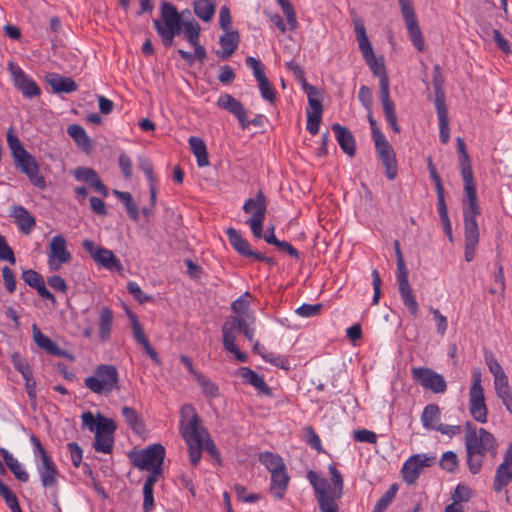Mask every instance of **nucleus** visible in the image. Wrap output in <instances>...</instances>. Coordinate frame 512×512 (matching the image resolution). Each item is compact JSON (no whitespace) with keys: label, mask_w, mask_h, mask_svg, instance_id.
Wrapping results in <instances>:
<instances>
[{"label":"nucleus","mask_w":512,"mask_h":512,"mask_svg":"<svg viewBox=\"0 0 512 512\" xmlns=\"http://www.w3.org/2000/svg\"><path fill=\"white\" fill-rule=\"evenodd\" d=\"M352 21L356 40L363 58L373 75L379 78V99L383 107L385 119L395 133H400L401 128L398 125L395 105L390 98V83L385 65L376 59L363 19L357 14H353Z\"/></svg>","instance_id":"nucleus-1"},{"label":"nucleus","mask_w":512,"mask_h":512,"mask_svg":"<svg viewBox=\"0 0 512 512\" xmlns=\"http://www.w3.org/2000/svg\"><path fill=\"white\" fill-rule=\"evenodd\" d=\"M331 483L314 471L307 473V479L314 489L321 512H339L337 501L343 495V477L335 464L328 467Z\"/></svg>","instance_id":"nucleus-2"},{"label":"nucleus","mask_w":512,"mask_h":512,"mask_svg":"<svg viewBox=\"0 0 512 512\" xmlns=\"http://www.w3.org/2000/svg\"><path fill=\"white\" fill-rule=\"evenodd\" d=\"M465 428L468 468L472 474H477L482 468L484 455L486 453H490L492 456L496 455L498 443L492 433L484 428L477 430L476 426L469 421L466 422Z\"/></svg>","instance_id":"nucleus-3"},{"label":"nucleus","mask_w":512,"mask_h":512,"mask_svg":"<svg viewBox=\"0 0 512 512\" xmlns=\"http://www.w3.org/2000/svg\"><path fill=\"white\" fill-rule=\"evenodd\" d=\"M180 434L189 450L191 465L197 466L201 460L202 446L200 418L191 404H184L180 409Z\"/></svg>","instance_id":"nucleus-4"},{"label":"nucleus","mask_w":512,"mask_h":512,"mask_svg":"<svg viewBox=\"0 0 512 512\" xmlns=\"http://www.w3.org/2000/svg\"><path fill=\"white\" fill-rule=\"evenodd\" d=\"M154 27L165 47L174 44V38L183 30V19L175 5L169 2H162L160 17L154 20Z\"/></svg>","instance_id":"nucleus-5"},{"label":"nucleus","mask_w":512,"mask_h":512,"mask_svg":"<svg viewBox=\"0 0 512 512\" xmlns=\"http://www.w3.org/2000/svg\"><path fill=\"white\" fill-rule=\"evenodd\" d=\"M84 385L95 394L107 396L120 389L119 372L112 364H100L84 379Z\"/></svg>","instance_id":"nucleus-6"},{"label":"nucleus","mask_w":512,"mask_h":512,"mask_svg":"<svg viewBox=\"0 0 512 512\" xmlns=\"http://www.w3.org/2000/svg\"><path fill=\"white\" fill-rule=\"evenodd\" d=\"M33 446V454L36 460V468L44 488L56 487L59 471L52 457L48 454L41 441L34 434L30 435Z\"/></svg>","instance_id":"nucleus-7"},{"label":"nucleus","mask_w":512,"mask_h":512,"mask_svg":"<svg viewBox=\"0 0 512 512\" xmlns=\"http://www.w3.org/2000/svg\"><path fill=\"white\" fill-rule=\"evenodd\" d=\"M468 396V408L471 417L478 423H486L488 409L485 402L482 373L480 369H474L472 371V383L469 388Z\"/></svg>","instance_id":"nucleus-8"},{"label":"nucleus","mask_w":512,"mask_h":512,"mask_svg":"<svg viewBox=\"0 0 512 512\" xmlns=\"http://www.w3.org/2000/svg\"><path fill=\"white\" fill-rule=\"evenodd\" d=\"M243 211L251 214V218L246 221L251 228L252 234L256 238H262V229L267 211L266 197L262 191H258L255 198H248L244 205Z\"/></svg>","instance_id":"nucleus-9"},{"label":"nucleus","mask_w":512,"mask_h":512,"mask_svg":"<svg viewBox=\"0 0 512 512\" xmlns=\"http://www.w3.org/2000/svg\"><path fill=\"white\" fill-rule=\"evenodd\" d=\"M460 172L464 182L463 214H480L481 209L478 204L476 183L474 180L471 160L459 161Z\"/></svg>","instance_id":"nucleus-10"},{"label":"nucleus","mask_w":512,"mask_h":512,"mask_svg":"<svg viewBox=\"0 0 512 512\" xmlns=\"http://www.w3.org/2000/svg\"><path fill=\"white\" fill-rule=\"evenodd\" d=\"M411 374L415 382L424 389L436 394H443L447 390V383L444 377L427 367H413Z\"/></svg>","instance_id":"nucleus-11"},{"label":"nucleus","mask_w":512,"mask_h":512,"mask_svg":"<svg viewBox=\"0 0 512 512\" xmlns=\"http://www.w3.org/2000/svg\"><path fill=\"white\" fill-rule=\"evenodd\" d=\"M165 457V448L161 444H152L136 453L133 464L140 470L161 469Z\"/></svg>","instance_id":"nucleus-12"},{"label":"nucleus","mask_w":512,"mask_h":512,"mask_svg":"<svg viewBox=\"0 0 512 512\" xmlns=\"http://www.w3.org/2000/svg\"><path fill=\"white\" fill-rule=\"evenodd\" d=\"M72 255L67 249V242L63 235L52 237L49 243L47 264L51 271H58L64 264L71 261Z\"/></svg>","instance_id":"nucleus-13"},{"label":"nucleus","mask_w":512,"mask_h":512,"mask_svg":"<svg viewBox=\"0 0 512 512\" xmlns=\"http://www.w3.org/2000/svg\"><path fill=\"white\" fill-rule=\"evenodd\" d=\"M16 168L27 176L32 185L39 189L46 187L45 178L40 173L36 158L28 151L13 158Z\"/></svg>","instance_id":"nucleus-14"},{"label":"nucleus","mask_w":512,"mask_h":512,"mask_svg":"<svg viewBox=\"0 0 512 512\" xmlns=\"http://www.w3.org/2000/svg\"><path fill=\"white\" fill-rule=\"evenodd\" d=\"M7 69L12 76L15 88H17L25 98L31 99L33 97H38L41 94V90L37 83L17 64L9 62Z\"/></svg>","instance_id":"nucleus-15"},{"label":"nucleus","mask_w":512,"mask_h":512,"mask_svg":"<svg viewBox=\"0 0 512 512\" xmlns=\"http://www.w3.org/2000/svg\"><path fill=\"white\" fill-rule=\"evenodd\" d=\"M408 269L406 268L405 262H401L397 265V282L398 290L403 304L407 307L412 316L416 317L419 312V306L417 300L412 292L411 286L408 280Z\"/></svg>","instance_id":"nucleus-16"},{"label":"nucleus","mask_w":512,"mask_h":512,"mask_svg":"<svg viewBox=\"0 0 512 512\" xmlns=\"http://www.w3.org/2000/svg\"><path fill=\"white\" fill-rule=\"evenodd\" d=\"M83 247L93 260L104 268L111 271L123 269L120 259L111 250L98 246L93 241L87 239L83 241Z\"/></svg>","instance_id":"nucleus-17"},{"label":"nucleus","mask_w":512,"mask_h":512,"mask_svg":"<svg viewBox=\"0 0 512 512\" xmlns=\"http://www.w3.org/2000/svg\"><path fill=\"white\" fill-rule=\"evenodd\" d=\"M479 214H463L465 251L464 257L467 262H471L475 257L476 248L479 243V228L476 217Z\"/></svg>","instance_id":"nucleus-18"},{"label":"nucleus","mask_w":512,"mask_h":512,"mask_svg":"<svg viewBox=\"0 0 512 512\" xmlns=\"http://www.w3.org/2000/svg\"><path fill=\"white\" fill-rule=\"evenodd\" d=\"M226 235L230 245L242 256L251 257L257 261L265 262L270 265L275 264L272 257H267L262 253L255 252L251 249L249 242L241 235L236 229L229 227L226 230Z\"/></svg>","instance_id":"nucleus-19"},{"label":"nucleus","mask_w":512,"mask_h":512,"mask_svg":"<svg viewBox=\"0 0 512 512\" xmlns=\"http://www.w3.org/2000/svg\"><path fill=\"white\" fill-rule=\"evenodd\" d=\"M435 459V456H427L424 454H416L409 457L402 467L403 480L409 485L414 484L419 478L422 469L430 467Z\"/></svg>","instance_id":"nucleus-20"},{"label":"nucleus","mask_w":512,"mask_h":512,"mask_svg":"<svg viewBox=\"0 0 512 512\" xmlns=\"http://www.w3.org/2000/svg\"><path fill=\"white\" fill-rule=\"evenodd\" d=\"M378 157L385 168V175L389 180L397 177V160L394 149L387 139L374 143Z\"/></svg>","instance_id":"nucleus-21"},{"label":"nucleus","mask_w":512,"mask_h":512,"mask_svg":"<svg viewBox=\"0 0 512 512\" xmlns=\"http://www.w3.org/2000/svg\"><path fill=\"white\" fill-rule=\"evenodd\" d=\"M512 481V441L504 453L503 461L498 465L493 480L495 492H501Z\"/></svg>","instance_id":"nucleus-22"},{"label":"nucleus","mask_w":512,"mask_h":512,"mask_svg":"<svg viewBox=\"0 0 512 512\" xmlns=\"http://www.w3.org/2000/svg\"><path fill=\"white\" fill-rule=\"evenodd\" d=\"M217 106L237 118L243 129L249 127L248 111L244 105L230 94H222L217 100Z\"/></svg>","instance_id":"nucleus-23"},{"label":"nucleus","mask_w":512,"mask_h":512,"mask_svg":"<svg viewBox=\"0 0 512 512\" xmlns=\"http://www.w3.org/2000/svg\"><path fill=\"white\" fill-rule=\"evenodd\" d=\"M128 317L131 323L133 338L135 342L139 345H141L144 349V351L148 354V356L156 363L160 364L161 359L158 355V353L155 351V349L151 346L149 343V340L145 334V331L141 325V323L138 320V317L133 312H128Z\"/></svg>","instance_id":"nucleus-24"},{"label":"nucleus","mask_w":512,"mask_h":512,"mask_svg":"<svg viewBox=\"0 0 512 512\" xmlns=\"http://www.w3.org/2000/svg\"><path fill=\"white\" fill-rule=\"evenodd\" d=\"M238 333L239 331L236 329V326H234V324H232L229 320H226L223 323L222 335L224 349L232 353L240 363H245L248 359L246 353L240 351L235 344Z\"/></svg>","instance_id":"nucleus-25"},{"label":"nucleus","mask_w":512,"mask_h":512,"mask_svg":"<svg viewBox=\"0 0 512 512\" xmlns=\"http://www.w3.org/2000/svg\"><path fill=\"white\" fill-rule=\"evenodd\" d=\"M73 176L77 181L85 182L91 188L95 189L103 197H108V189L100 179L97 172L90 167H77L73 171Z\"/></svg>","instance_id":"nucleus-26"},{"label":"nucleus","mask_w":512,"mask_h":512,"mask_svg":"<svg viewBox=\"0 0 512 512\" xmlns=\"http://www.w3.org/2000/svg\"><path fill=\"white\" fill-rule=\"evenodd\" d=\"M22 279L27 285L35 289L41 298L49 300L53 304L56 302L55 296L47 289L44 278L40 273L28 269L23 271Z\"/></svg>","instance_id":"nucleus-27"},{"label":"nucleus","mask_w":512,"mask_h":512,"mask_svg":"<svg viewBox=\"0 0 512 512\" xmlns=\"http://www.w3.org/2000/svg\"><path fill=\"white\" fill-rule=\"evenodd\" d=\"M331 128L342 151L353 157L356 153V143L351 131L338 123L333 124Z\"/></svg>","instance_id":"nucleus-28"},{"label":"nucleus","mask_w":512,"mask_h":512,"mask_svg":"<svg viewBox=\"0 0 512 512\" xmlns=\"http://www.w3.org/2000/svg\"><path fill=\"white\" fill-rule=\"evenodd\" d=\"M46 81L55 93H72L78 89L77 83L71 78L58 73H49Z\"/></svg>","instance_id":"nucleus-29"},{"label":"nucleus","mask_w":512,"mask_h":512,"mask_svg":"<svg viewBox=\"0 0 512 512\" xmlns=\"http://www.w3.org/2000/svg\"><path fill=\"white\" fill-rule=\"evenodd\" d=\"M32 336L36 345L53 356H65V352L52 341L48 336L44 335L36 324L32 325Z\"/></svg>","instance_id":"nucleus-30"},{"label":"nucleus","mask_w":512,"mask_h":512,"mask_svg":"<svg viewBox=\"0 0 512 512\" xmlns=\"http://www.w3.org/2000/svg\"><path fill=\"white\" fill-rule=\"evenodd\" d=\"M290 477L286 466L271 474L270 492L278 500L282 499L288 488Z\"/></svg>","instance_id":"nucleus-31"},{"label":"nucleus","mask_w":512,"mask_h":512,"mask_svg":"<svg viewBox=\"0 0 512 512\" xmlns=\"http://www.w3.org/2000/svg\"><path fill=\"white\" fill-rule=\"evenodd\" d=\"M11 216L14 218L19 230L24 234H29L35 227L36 221L31 213L23 206H15Z\"/></svg>","instance_id":"nucleus-32"},{"label":"nucleus","mask_w":512,"mask_h":512,"mask_svg":"<svg viewBox=\"0 0 512 512\" xmlns=\"http://www.w3.org/2000/svg\"><path fill=\"white\" fill-rule=\"evenodd\" d=\"M403 20L405 22L406 28L408 30V34L412 44L418 51H423L425 47L424 38L420 27L418 25V21L416 18V14H409L403 16Z\"/></svg>","instance_id":"nucleus-33"},{"label":"nucleus","mask_w":512,"mask_h":512,"mask_svg":"<svg viewBox=\"0 0 512 512\" xmlns=\"http://www.w3.org/2000/svg\"><path fill=\"white\" fill-rule=\"evenodd\" d=\"M239 376L256 390L265 395H271V389L264 381V378L249 367H241L238 370Z\"/></svg>","instance_id":"nucleus-34"},{"label":"nucleus","mask_w":512,"mask_h":512,"mask_svg":"<svg viewBox=\"0 0 512 512\" xmlns=\"http://www.w3.org/2000/svg\"><path fill=\"white\" fill-rule=\"evenodd\" d=\"M0 454L13 475L21 482L25 483L29 480V474L24 466L5 448L0 449Z\"/></svg>","instance_id":"nucleus-35"},{"label":"nucleus","mask_w":512,"mask_h":512,"mask_svg":"<svg viewBox=\"0 0 512 512\" xmlns=\"http://www.w3.org/2000/svg\"><path fill=\"white\" fill-rule=\"evenodd\" d=\"M221 51L217 52V55L221 59L229 58L238 48L239 45V34L237 31H228L225 35L220 37L219 40Z\"/></svg>","instance_id":"nucleus-36"},{"label":"nucleus","mask_w":512,"mask_h":512,"mask_svg":"<svg viewBox=\"0 0 512 512\" xmlns=\"http://www.w3.org/2000/svg\"><path fill=\"white\" fill-rule=\"evenodd\" d=\"M441 411L438 405L428 404L424 407L421 414V422L425 429L435 430L440 424Z\"/></svg>","instance_id":"nucleus-37"},{"label":"nucleus","mask_w":512,"mask_h":512,"mask_svg":"<svg viewBox=\"0 0 512 512\" xmlns=\"http://www.w3.org/2000/svg\"><path fill=\"white\" fill-rule=\"evenodd\" d=\"M432 83H433L434 95H435V108L446 107L445 92L443 89L444 78L442 75L441 67L438 64L434 65V67H433Z\"/></svg>","instance_id":"nucleus-38"},{"label":"nucleus","mask_w":512,"mask_h":512,"mask_svg":"<svg viewBox=\"0 0 512 512\" xmlns=\"http://www.w3.org/2000/svg\"><path fill=\"white\" fill-rule=\"evenodd\" d=\"M112 324L113 312L109 307L103 306L100 310L98 322L99 338L101 341L109 340L112 331Z\"/></svg>","instance_id":"nucleus-39"},{"label":"nucleus","mask_w":512,"mask_h":512,"mask_svg":"<svg viewBox=\"0 0 512 512\" xmlns=\"http://www.w3.org/2000/svg\"><path fill=\"white\" fill-rule=\"evenodd\" d=\"M188 143L192 153L196 157L197 165L199 167L208 166L209 159L205 142L199 137L191 136L188 139Z\"/></svg>","instance_id":"nucleus-40"},{"label":"nucleus","mask_w":512,"mask_h":512,"mask_svg":"<svg viewBox=\"0 0 512 512\" xmlns=\"http://www.w3.org/2000/svg\"><path fill=\"white\" fill-rule=\"evenodd\" d=\"M303 90L308 98L309 109L307 113L322 114L323 106L318 88L304 81Z\"/></svg>","instance_id":"nucleus-41"},{"label":"nucleus","mask_w":512,"mask_h":512,"mask_svg":"<svg viewBox=\"0 0 512 512\" xmlns=\"http://www.w3.org/2000/svg\"><path fill=\"white\" fill-rule=\"evenodd\" d=\"M67 133L82 150L89 151L91 149V139L81 125H69L67 127Z\"/></svg>","instance_id":"nucleus-42"},{"label":"nucleus","mask_w":512,"mask_h":512,"mask_svg":"<svg viewBox=\"0 0 512 512\" xmlns=\"http://www.w3.org/2000/svg\"><path fill=\"white\" fill-rule=\"evenodd\" d=\"M216 0H195L194 13L204 22L212 20L215 14Z\"/></svg>","instance_id":"nucleus-43"},{"label":"nucleus","mask_w":512,"mask_h":512,"mask_svg":"<svg viewBox=\"0 0 512 512\" xmlns=\"http://www.w3.org/2000/svg\"><path fill=\"white\" fill-rule=\"evenodd\" d=\"M259 461L270 474L284 468L286 465L281 456L273 452L265 451L259 454Z\"/></svg>","instance_id":"nucleus-44"},{"label":"nucleus","mask_w":512,"mask_h":512,"mask_svg":"<svg viewBox=\"0 0 512 512\" xmlns=\"http://www.w3.org/2000/svg\"><path fill=\"white\" fill-rule=\"evenodd\" d=\"M437 118L439 122V139L443 144H447L450 139V129H449V118H448V109L446 107H437Z\"/></svg>","instance_id":"nucleus-45"},{"label":"nucleus","mask_w":512,"mask_h":512,"mask_svg":"<svg viewBox=\"0 0 512 512\" xmlns=\"http://www.w3.org/2000/svg\"><path fill=\"white\" fill-rule=\"evenodd\" d=\"M122 416L124 417L126 423L128 426L134 431V432H141L144 428L143 421L138 414V412L129 406H124L122 408Z\"/></svg>","instance_id":"nucleus-46"},{"label":"nucleus","mask_w":512,"mask_h":512,"mask_svg":"<svg viewBox=\"0 0 512 512\" xmlns=\"http://www.w3.org/2000/svg\"><path fill=\"white\" fill-rule=\"evenodd\" d=\"M194 49V53H190L188 51H185L183 49H178L177 53L179 56L185 60L189 65H192L195 62V59H198L200 62H204L206 59L207 53L204 46L198 42L195 45H191Z\"/></svg>","instance_id":"nucleus-47"},{"label":"nucleus","mask_w":512,"mask_h":512,"mask_svg":"<svg viewBox=\"0 0 512 512\" xmlns=\"http://www.w3.org/2000/svg\"><path fill=\"white\" fill-rule=\"evenodd\" d=\"M94 434L95 441L93 443V448L95 449V451L104 454H110L114 446V436L101 433Z\"/></svg>","instance_id":"nucleus-48"},{"label":"nucleus","mask_w":512,"mask_h":512,"mask_svg":"<svg viewBox=\"0 0 512 512\" xmlns=\"http://www.w3.org/2000/svg\"><path fill=\"white\" fill-rule=\"evenodd\" d=\"M397 491H398L397 484L391 485L389 487V489L377 501V503L373 507L372 512H384L390 506V504L393 502Z\"/></svg>","instance_id":"nucleus-49"},{"label":"nucleus","mask_w":512,"mask_h":512,"mask_svg":"<svg viewBox=\"0 0 512 512\" xmlns=\"http://www.w3.org/2000/svg\"><path fill=\"white\" fill-rule=\"evenodd\" d=\"M184 36L190 45L197 44L200 39L201 27L195 20L183 21Z\"/></svg>","instance_id":"nucleus-50"},{"label":"nucleus","mask_w":512,"mask_h":512,"mask_svg":"<svg viewBox=\"0 0 512 512\" xmlns=\"http://www.w3.org/2000/svg\"><path fill=\"white\" fill-rule=\"evenodd\" d=\"M0 495L5 500L11 512H22L17 496L10 488L0 480Z\"/></svg>","instance_id":"nucleus-51"},{"label":"nucleus","mask_w":512,"mask_h":512,"mask_svg":"<svg viewBox=\"0 0 512 512\" xmlns=\"http://www.w3.org/2000/svg\"><path fill=\"white\" fill-rule=\"evenodd\" d=\"M7 145L11 151V155L13 158L19 156L20 154L26 152L27 150L24 148L22 142L18 138V136L14 133L13 128H10L7 131L6 135Z\"/></svg>","instance_id":"nucleus-52"},{"label":"nucleus","mask_w":512,"mask_h":512,"mask_svg":"<svg viewBox=\"0 0 512 512\" xmlns=\"http://www.w3.org/2000/svg\"><path fill=\"white\" fill-rule=\"evenodd\" d=\"M278 4L280 5L283 14L286 17L287 24L289 25V29L294 31L296 30L298 26L297 17L295 10L290 3L289 0H277Z\"/></svg>","instance_id":"nucleus-53"},{"label":"nucleus","mask_w":512,"mask_h":512,"mask_svg":"<svg viewBox=\"0 0 512 512\" xmlns=\"http://www.w3.org/2000/svg\"><path fill=\"white\" fill-rule=\"evenodd\" d=\"M196 381L198 385L202 388L203 393L210 397L214 398L219 395V388L218 386L212 382L210 379L205 377L203 374L196 375Z\"/></svg>","instance_id":"nucleus-54"},{"label":"nucleus","mask_w":512,"mask_h":512,"mask_svg":"<svg viewBox=\"0 0 512 512\" xmlns=\"http://www.w3.org/2000/svg\"><path fill=\"white\" fill-rule=\"evenodd\" d=\"M200 429H201V446L202 450H205L207 453H209L211 456L215 458H220L219 451L213 442V440L210 438L207 430L204 428V426L200 423Z\"/></svg>","instance_id":"nucleus-55"},{"label":"nucleus","mask_w":512,"mask_h":512,"mask_svg":"<svg viewBox=\"0 0 512 512\" xmlns=\"http://www.w3.org/2000/svg\"><path fill=\"white\" fill-rule=\"evenodd\" d=\"M11 361L14 368L22 375V377L31 376V373H33L28 361L24 359L19 352H14L11 355Z\"/></svg>","instance_id":"nucleus-56"},{"label":"nucleus","mask_w":512,"mask_h":512,"mask_svg":"<svg viewBox=\"0 0 512 512\" xmlns=\"http://www.w3.org/2000/svg\"><path fill=\"white\" fill-rule=\"evenodd\" d=\"M116 428L117 426L112 419L99 415L97 419V427H95L94 433H101L114 436Z\"/></svg>","instance_id":"nucleus-57"},{"label":"nucleus","mask_w":512,"mask_h":512,"mask_svg":"<svg viewBox=\"0 0 512 512\" xmlns=\"http://www.w3.org/2000/svg\"><path fill=\"white\" fill-rule=\"evenodd\" d=\"M261 357L263 360L267 363H270L278 368L289 370L290 369V362L289 360L282 355H276L272 352L270 353H264L261 354Z\"/></svg>","instance_id":"nucleus-58"},{"label":"nucleus","mask_w":512,"mask_h":512,"mask_svg":"<svg viewBox=\"0 0 512 512\" xmlns=\"http://www.w3.org/2000/svg\"><path fill=\"white\" fill-rule=\"evenodd\" d=\"M258 86L260 90L261 97L264 100H267L270 103H273L276 99V92L273 88L272 84L268 80L267 77L263 78L262 80L258 81Z\"/></svg>","instance_id":"nucleus-59"},{"label":"nucleus","mask_w":512,"mask_h":512,"mask_svg":"<svg viewBox=\"0 0 512 512\" xmlns=\"http://www.w3.org/2000/svg\"><path fill=\"white\" fill-rule=\"evenodd\" d=\"M127 291L134 297L140 304L152 301V296L147 295L141 289V287L134 281H130L127 284Z\"/></svg>","instance_id":"nucleus-60"},{"label":"nucleus","mask_w":512,"mask_h":512,"mask_svg":"<svg viewBox=\"0 0 512 512\" xmlns=\"http://www.w3.org/2000/svg\"><path fill=\"white\" fill-rule=\"evenodd\" d=\"M245 63L247 65V67L252 69L253 75L256 78L257 82L266 77L265 71H264V66L260 60L254 58L252 56H249L246 58Z\"/></svg>","instance_id":"nucleus-61"},{"label":"nucleus","mask_w":512,"mask_h":512,"mask_svg":"<svg viewBox=\"0 0 512 512\" xmlns=\"http://www.w3.org/2000/svg\"><path fill=\"white\" fill-rule=\"evenodd\" d=\"M472 497L471 489L463 484H458L452 494V500L457 503L468 502Z\"/></svg>","instance_id":"nucleus-62"},{"label":"nucleus","mask_w":512,"mask_h":512,"mask_svg":"<svg viewBox=\"0 0 512 512\" xmlns=\"http://www.w3.org/2000/svg\"><path fill=\"white\" fill-rule=\"evenodd\" d=\"M322 304H307L304 303L296 309V313L304 318L313 317L320 314Z\"/></svg>","instance_id":"nucleus-63"},{"label":"nucleus","mask_w":512,"mask_h":512,"mask_svg":"<svg viewBox=\"0 0 512 512\" xmlns=\"http://www.w3.org/2000/svg\"><path fill=\"white\" fill-rule=\"evenodd\" d=\"M67 450L70 454V459L74 467L78 468L82 462L83 450L76 442H69L67 444Z\"/></svg>","instance_id":"nucleus-64"}]
</instances>
